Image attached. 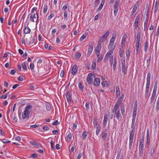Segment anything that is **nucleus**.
<instances>
[{
    "mask_svg": "<svg viewBox=\"0 0 159 159\" xmlns=\"http://www.w3.org/2000/svg\"><path fill=\"white\" fill-rule=\"evenodd\" d=\"M109 57L110 58L109 61H110V65L111 66H112V63H113V56L112 55H111V56H109Z\"/></svg>",
    "mask_w": 159,
    "mask_h": 159,
    "instance_id": "30",
    "label": "nucleus"
},
{
    "mask_svg": "<svg viewBox=\"0 0 159 159\" xmlns=\"http://www.w3.org/2000/svg\"><path fill=\"white\" fill-rule=\"evenodd\" d=\"M157 85H155V84L154 88L153 90V92L152 93L156 94V93L157 90Z\"/></svg>",
    "mask_w": 159,
    "mask_h": 159,
    "instance_id": "42",
    "label": "nucleus"
},
{
    "mask_svg": "<svg viewBox=\"0 0 159 159\" xmlns=\"http://www.w3.org/2000/svg\"><path fill=\"white\" fill-rule=\"evenodd\" d=\"M93 49V46L90 45L88 48L87 53V56L89 57L91 55Z\"/></svg>",
    "mask_w": 159,
    "mask_h": 159,
    "instance_id": "11",
    "label": "nucleus"
},
{
    "mask_svg": "<svg viewBox=\"0 0 159 159\" xmlns=\"http://www.w3.org/2000/svg\"><path fill=\"white\" fill-rule=\"evenodd\" d=\"M81 56V54L80 52L76 53L75 55V58L76 59L79 58Z\"/></svg>",
    "mask_w": 159,
    "mask_h": 159,
    "instance_id": "37",
    "label": "nucleus"
},
{
    "mask_svg": "<svg viewBox=\"0 0 159 159\" xmlns=\"http://www.w3.org/2000/svg\"><path fill=\"white\" fill-rule=\"evenodd\" d=\"M51 108V106L48 103L46 105V108L48 111H49Z\"/></svg>",
    "mask_w": 159,
    "mask_h": 159,
    "instance_id": "44",
    "label": "nucleus"
},
{
    "mask_svg": "<svg viewBox=\"0 0 159 159\" xmlns=\"http://www.w3.org/2000/svg\"><path fill=\"white\" fill-rule=\"evenodd\" d=\"M135 39L136 40V42H140V33L139 32H138L137 35L134 37Z\"/></svg>",
    "mask_w": 159,
    "mask_h": 159,
    "instance_id": "14",
    "label": "nucleus"
},
{
    "mask_svg": "<svg viewBox=\"0 0 159 159\" xmlns=\"http://www.w3.org/2000/svg\"><path fill=\"white\" fill-rule=\"evenodd\" d=\"M16 72V70H11V71L10 72H7V74H10L11 75H14Z\"/></svg>",
    "mask_w": 159,
    "mask_h": 159,
    "instance_id": "54",
    "label": "nucleus"
},
{
    "mask_svg": "<svg viewBox=\"0 0 159 159\" xmlns=\"http://www.w3.org/2000/svg\"><path fill=\"white\" fill-rule=\"evenodd\" d=\"M93 74L90 73L88 75V76L87 78V81L89 84H91L93 83Z\"/></svg>",
    "mask_w": 159,
    "mask_h": 159,
    "instance_id": "7",
    "label": "nucleus"
},
{
    "mask_svg": "<svg viewBox=\"0 0 159 159\" xmlns=\"http://www.w3.org/2000/svg\"><path fill=\"white\" fill-rule=\"evenodd\" d=\"M134 123H132L131 127L132 129L131 130L130 132V136H129V147H131L132 144L135 132V128L134 126Z\"/></svg>",
    "mask_w": 159,
    "mask_h": 159,
    "instance_id": "2",
    "label": "nucleus"
},
{
    "mask_svg": "<svg viewBox=\"0 0 159 159\" xmlns=\"http://www.w3.org/2000/svg\"><path fill=\"white\" fill-rule=\"evenodd\" d=\"M88 133L86 131L84 132L82 134V139L84 140L85 138H86Z\"/></svg>",
    "mask_w": 159,
    "mask_h": 159,
    "instance_id": "29",
    "label": "nucleus"
},
{
    "mask_svg": "<svg viewBox=\"0 0 159 159\" xmlns=\"http://www.w3.org/2000/svg\"><path fill=\"white\" fill-rule=\"evenodd\" d=\"M96 67V62L95 61H93L92 65V69H94Z\"/></svg>",
    "mask_w": 159,
    "mask_h": 159,
    "instance_id": "34",
    "label": "nucleus"
},
{
    "mask_svg": "<svg viewBox=\"0 0 159 159\" xmlns=\"http://www.w3.org/2000/svg\"><path fill=\"white\" fill-rule=\"evenodd\" d=\"M77 70H72L71 72L72 74L74 75H75L77 72Z\"/></svg>",
    "mask_w": 159,
    "mask_h": 159,
    "instance_id": "58",
    "label": "nucleus"
},
{
    "mask_svg": "<svg viewBox=\"0 0 159 159\" xmlns=\"http://www.w3.org/2000/svg\"><path fill=\"white\" fill-rule=\"evenodd\" d=\"M119 107L114 106V109L115 112L116 117L118 120H119L120 118V112Z\"/></svg>",
    "mask_w": 159,
    "mask_h": 159,
    "instance_id": "6",
    "label": "nucleus"
},
{
    "mask_svg": "<svg viewBox=\"0 0 159 159\" xmlns=\"http://www.w3.org/2000/svg\"><path fill=\"white\" fill-rule=\"evenodd\" d=\"M113 53V51L112 50H110L109 52H108L107 54H106V57H109L111 56V55L112 54V53Z\"/></svg>",
    "mask_w": 159,
    "mask_h": 159,
    "instance_id": "41",
    "label": "nucleus"
},
{
    "mask_svg": "<svg viewBox=\"0 0 159 159\" xmlns=\"http://www.w3.org/2000/svg\"><path fill=\"white\" fill-rule=\"evenodd\" d=\"M24 76L22 75H21L19 76L18 77V80L20 81H22L24 80Z\"/></svg>",
    "mask_w": 159,
    "mask_h": 159,
    "instance_id": "47",
    "label": "nucleus"
},
{
    "mask_svg": "<svg viewBox=\"0 0 159 159\" xmlns=\"http://www.w3.org/2000/svg\"><path fill=\"white\" fill-rule=\"evenodd\" d=\"M66 96L67 98V101L69 103L71 102V99L70 93L69 91H67L66 93Z\"/></svg>",
    "mask_w": 159,
    "mask_h": 159,
    "instance_id": "10",
    "label": "nucleus"
},
{
    "mask_svg": "<svg viewBox=\"0 0 159 159\" xmlns=\"http://www.w3.org/2000/svg\"><path fill=\"white\" fill-rule=\"evenodd\" d=\"M116 94L117 97L119 96L120 95V91L119 86H117L116 87Z\"/></svg>",
    "mask_w": 159,
    "mask_h": 159,
    "instance_id": "20",
    "label": "nucleus"
},
{
    "mask_svg": "<svg viewBox=\"0 0 159 159\" xmlns=\"http://www.w3.org/2000/svg\"><path fill=\"white\" fill-rule=\"evenodd\" d=\"M2 141L4 143H8L10 142V141L8 140H6L5 139H2Z\"/></svg>",
    "mask_w": 159,
    "mask_h": 159,
    "instance_id": "39",
    "label": "nucleus"
},
{
    "mask_svg": "<svg viewBox=\"0 0 159 159\" xmlns=\"http://www.w3.org/2000/svg\"><path fill=\"white\" fill-rule=\"evenodd\" d=\"M120 0H116L114 5V14L115 16H116L117 14L118 10V6L119 4Z\"/></svg>",
    "mask_w": 159,
    "mask_h": 159,
    "instance_id": "5",
    "label": "nucleus"
},
{
    "mask_svg": "<svg viewBox=\"0 0 159 159\" xmlns=\"http://www.w3.org/2000/svg\"><path fill=\"white\" fill-rule=\"evenodd\" d=\"M100 84V79L98 78H96L95 79L93 82V84L95 86H98Z\"/></svg>",
    "mask_w": 159,
    "mask_h": 159,
    "instance_id": "12",
    "label": "nucleus"
},
{
    "mask_svg": "<svg viewBox=\"0 0 159 159\" xmlns=\"http://www.w3.org/2000/svg\"><path fill=\"white\" fill-rule=\"evenodd\" d=\"M126 39L124 38H122L121 44L122 45H124L126 42Z\"/></svg>",
    "mask_w": 159,
    "mask_h": 159,
    "instance_id": "53",
    "label": "nucleus"
},
{
    "mask_svg": "<svg viewBox=\"0 0 159 159\" xmlns=\"http://www.w3.org/2000/svg\"><path fill=\"white\" fill-rule=\"evenodd\" d=\"M32 106L31 105H28L25 107L24 111L22 113V117L23 119L26 118H29L31 109Z\"/></svg>",
    "mask_w": 159,
    "mask_h": 159,
    "instance_id": "1",
    "label": "nucleus"
},
{
    "mask_svg": "<svg viewBox=\"0 0 159 159\" xmlns=\"http://www.w3.org/2000/svg\"><path fill=\"white\" fill-rule=\"evenodd\" d=\"M149 129H147V139H150Z\"/></svg>",
    "mask_w": 159,
    "mask_h": 159,
    "instance_id": "43",
    "label": "nucleus"
},
{
    "mask_svg": "<svg viewBox=\"0 0 159 159\" xmlns=\"http://www.w3.org/2000/svg\"><path fill=\"white\" fill-rule=\"evenodd\" d=\"M101 128L100 127H96V134L97 135H98L100 132Z\"/></svg>",
    "mask_w": 159,
    "mask_h": 159,
    "instance_id": "33",
    "label": "nucleus"
},
{
    "mask_svg": "<svg viewBox=\"0 0 159 159\" xmlns=\"http://www.w3.org/2000/svg\"><path fill=\"white\" fill-rule=\"evenodd\" d=\"M107 136V134L106 133V130H105V131H103L102 134V138L103 140H105L106 139Z\"/></svg>",
    "mask_w": 159,
    "mask_h": 159,
    "instance_id": "15",
    "label": "nucleus"
},
{
    "mask_svg": "<svg viewBox=\"0 0 159 159\" xmlns=\"http://www.w3.org/2000/svg\"><path fill=\"white\" fill-rule=\"evenodd\" d=\"M30 157L33 158H37L38 156L37 155L36 153H33L30 155Z\"/></svg>",
    "mask_w": 159,
    "mask_h": 159,
    "instance_id": "52",
    "label": "nucleus"
},
{
    "mask_svg": "<svg viewBox=\"0 0 159 159\" xmlns=\"http://www.w3.org/2000/svg\"><path fill=\"white\" fill-rule=\"evenodd\" d=\"M148 41L147 40L144 43V50L145 52H146L147 51L148 48Z\"/></svg>",
    "mask_w": 159,
    "mask_h": 159,
    "instance_id": "24",
    "label": "nucleus"
},
{
    "mask_svg": "<svg viewBox=\"0 0 159 159\" xmlns=\"http://www.w3.org/2000/svg\"><path fill=\"white\" fill-rule=\"evenodd\" d=\"M99 0H95V2H94V7H97L98 6V4H99Z\"/></svg>",
    "mask_w": 159,
    "mask_h": 159,
    "instance_id": "48",
    "label": "nucleus"
},
{
    "mask_svg": "<svg viewBox=\"0 0 159 159\" xmlns=\"http://www.w3.org/2000/svg\"><path fill=\"white\" fill-rule=\"evenodd\" d=\"M102 85L103 86H107L108 85V84L106 81H102Z\"/></svg>",
    "mask_w": 159,
    "mask_h": 159,
    "instance_id": "50",
    "label": "nucleus"
},
{
    "mask_svg": "<svg viewBox=\"0 0 159 159\" xmlns=\"http://www.w3.org/2000/svg\"><path fill=\"white\" fill-rule=\"evenodd\" d=\"M156 94H154V93H152V97H151V102H150L151 103H152V102L154 101V98H155V97L156 96Z\"/></svg>",
    "mask_w": 159,
    "mask_h": 159,
    "instance_id": "32",
    "label": "nucleus"
},
{
    "mask_svg": "<svg viewBox=\"0 0 159 159\" xmlns=\"http://www.w3.org/2000/svg\"><path fill=\"white\" fill-rule=\"evenodd\" d=\"M148 20V16L147 18L146 19L144 23V30H145L147 28V26Z\"/></svg>",
    "mask_w": 159,
    "mask_h": 159,
    "instance_id": "22",
    "label": "nucleus"
},
{
    "mask_svg": "<svg viewBox=\"0 0 159 159\" xmlns=\"http://www.w3.org/2000/svg\"><path fill=\"white\" fill-rule=\"evenodd\" d=\"M156 147L155 145H153L151 148V155L152 157L153 156L154 153L156 151Z\"/></svg>",
    "mask_w": 159,
    "mask_h": 159,
    "instance_id": "16",
    "label": "nucleus"
},
{
    "mask_svg": "<svg viewBox=\"0 0 159 159\" xmlns=\"http://www.w3.org/2000/svg\"><path fill=\"white\" fill-rule=\"evenodd\" d=\"M121 112L122 114V115H123V116H124V113H125V109L123 108H121Z\"/></svg>",
    "mask_w": 159,
    "mask_h": 159,
    "instance_id": "57",
    "label": "nucleus"
},
{
    "mask_svg": "<svg viewBox=\"0 0 159 159\" xmlns=\"http://www.w3.org/2000/svg\"><path fill=\"white\" fill-rule=\"evenodd\" d=\"M48 9V6L47 4H45L43 7V12L44 14H45Z\"/></svg>",
    "mask_w": 159,
    "mask_h": 159,
    "instance_id": "28",
    "label": "nucleus"
},
{
    "mask_svg": "<svg viewBox=\"0 0 159 159\" xmlns=\"http://www.w3.org/2000/svg\"><path fill=\"white\" fill-rule=\"evenodd\" d=\"M82 156V154L81 153H80L77 157V159H80Z\"/></svg>",
    "mask_w": 159,
    "mask_h": 159,
    "instance_id": "64",
    "label": "nucleus"
},
{
    "mask_svg": "<svg viewBox=\"0 0 159 159\" xmlns=\"http://www.w3.org/2000/svg\"><path fill=\"white\" fill-rule=\"evenodd\" d=\"M150 77H151V73H148L147 75V83L150 82Z\"/></svg>",
    "mask_w": 159,
    "mask_h": 159,
    "instance_id": "25",
    "label": "nucleus"
},
{
    "mask_svg": "<svg viewBox=\"0 0 159 159\" xmlns=\"http://www.w3.org/2000/svg\"><path fill=\"white\" fill-rule=\"evenodd\" d=\"M103 59V56L101 55H100V57H98V60H97V62H100Z\"/></svg>",
    "mask_w": 159,
    "mask_h": 159,
    "instance_id": "45",
    "label": "nucleus"
},
{
    "mask_svg": "<svg viewBox=\"0 0 159 159\" xmlns=\"http://www.w3.org/2000/svg\"><path fill=\"white\" fill-rule=\"evenodd\" d=\"M143 141H140L139 145V149H143Z\"/></svg>",
    "mask_w": 159,
    "mask_h": 159,
    "instance_id": "36",
    "label": "nucleus"
},
{
    "mask_svg": "<svg viewBox=\"0 0 159 159\" xmlns=\"http://www.w3.org/2000/svg\"><path fill=\"white\" fill-rule=\"evenodd\" d=\"M108 120V115L105 114L104 115V118L103 120V127L105 128L106 126L107 122Z\"/></svg>",
    "mask_w": 159,
    "mask_h": 159,
    "instance_id": "9",
    "label": "nucleus"
},
{
    "mask_svg": "<svg viewBox=\"0 0 159 159\" xmlns=\"http://www.w3.org/2000/svg\"><path fill=\"white\" fill-rule=\"evenodd\" d=\"M103 7V5H102V4H100L97 10V12L99 11H100L102 8Z\"/></svg>",
    "mask_w": 159,
    "mask_h": 159,
    "instance_id": "49",
    "label": "nucleus"
},
{
    "mask_svg": "<svg viewBox=\"0 0 159 159\" xmlns=\"http://www.w3.org/2000/svg\"><path fill=\"white\" fill-rule=\"evenodd\" d=\"M110 33V32L108 31L104 34L103 36H102L99 40V43H101L105 41L107 39V37L109 35Z\"/></svg>",
    "mask_w": 159,
    "mask_h": 159,
    "instance_id": "3",
    "label": "nucleus"
},
{
    "mask_svg": "<svg viewBox=\"0 0 159 159\" xmlns=\"http://www.w3.org/2000/svg\"><path fill=\"white\" fill-rule=\"evenodd\" d=\"M72 138V135L71 133L68 134L67 136V138L68 139H70Z\"/></svg>",
    "mask_w": 159,
    "mask_h": 159,
    "instance_id": "63",
    "label": "nucleus"
},
{
    "mask_svg": "<svg viewBox=\"0 0 159 159\" xmlns=\"http://www.w3.org/2000/svg\"><path fill=\"white\" fill-rule=\"evenodd\" d=\"M115 39L114 38V37H112L110 40L109 45H108V48L109 49L111 48H112V46L114 44V42L115 40Z\"/></svg>",
    "mask_w": 159,
    "mask_h": 159,
    "instance_id": "13",
    "label": "nucleus"
},
{
    "mask_svg": "<svg viewBox=\"0 0 159 159\" xmlns=\"http://www.w3.org/2000/svg\"><path fill=\"white\" fill-rule=\"evenodd\" d=\"M143 149H139V156L141 157L142 156L143 153Z\"/></svg>",
    "mask_w": 159,
    "mask_h": 159,
    "instance_id": "40",
    "label": "nucleus"
},
{
    "mask_svg": "<svg viewBox=\"0 0 159 159\" xmlns=\"http://www.w3.org/2000/svg\"><path fill=\"white\" fill-rule=\"evenodd\" d=\"M140 17V14H139L136 16L135 20V22L136 23H139Z\"/></svg>",
    "mask_w": 159,
    "mask_h": 159,
    "instance_id": "27",
    "label": "nucleus"
},
{
    "mask_svg": "<svg viewBox=\"0 0 159 159\" xmlns=\"http://www.w3.org/2000/svg\"><path fill=\"white\" fill-rule=\"evenodd\" d=\"M124 94H122L121 95L120 97L117 101L116 103L115 106L117 107L118 106L119 107V106L121 104L124 98Z\"/></svg>",
    "mask_w": 159,
    "mask_h": 159,
    "instance_id": "8",
    "label": "nucleus"
},
{
    "mask_svg": "<svg viewBox=\"0 0 159 159\" xmlns=\"http://www.w3.org/2000/svg\"><path fill=\"white\" fill-rule=\"evenodd\" d=\"M30 89L32 91H34L35 87L32 85H30Z\"/></svg>",
    "mask_w": 159,
    "mask_h": 159,
    "instance_id": "60",
    "label": "nucleus"
},
{
    "mask_svg": "<svg viewBox=\"0 0 159 159\" xmlns=\"http://www.w3.org/2000/svg\"><path fill=\"white\" fill-rule=\"evenodd\" d=\"M150 84V83H146V89H145V95L147 96L148 95V94Z\"/></svg>",
    "mask_w": 159,
    "mask_h": 159,
    "instance_id": "18",
    "label": "nucleus"
},
{
    "mask_svg": "<svg viewBox=\"0 0 159 159\" xmlns=\"http://www.w3.org/2000/svg\"><path fill=\"white\" fill-rule=\"evenodd\" d=\"M58 124V120H56L54 122H53L52 124L53 125H57Z\"/></svg>",
    "mask_w": 159,
    "mask_h": 159,
    "instance_id": "61",
    "label": "nucleus"
},
{
    "mask_svg": "<svg viewBox=\"0 0 159 159\" xmlns=\"http://www.w3.org/2000/svg\"><path fill=\"white\" fill-rule=\"evenodd\" d=\"M21 66L24 70H27L26 64L25 62H23L21 64Z\"/></svg>",
    "mask_w": 159,
    "mask_h": 159,
    "instance_id": "31",
    "label": "nucleus"
},
{
    "mask_svg": "<svg viewBox=\"0 0 159 159\" xmlns=\"http://www.w3.org/2000/svg\"><path fill=\"white\" fill-rule=\"evenodd\" d=\"M30 28L28 26H26L24 29V33L25 34H29L30 33Z\"/></svg>",
    "mask_w": 159,
    "mask_h": 159,
    "instance_id": "19",
    "label": "nucleus"
},
{
    "mask_svg": "<svg viewBox=\"0 0 159 159\" xmlns=\"http://www.w3.org/2000/svg\"><path fill=\"white\" fill-rule=\"evenodd\" d=\"M48 70H40V71H39V70H38V73L39 75H44L46 74V71Z\"/></svg>",
    "mask_w": 159,
    "mask_h": 159,
    "instance_id": "21",
    "label": "nucleus"
},
{
    "mask_svg": "<svg viewBox=\"0 0 159 159\" xmlns=\"http://www.w3.org/2000/svg\"><path fill=\"white\" fill-rule=\"evenodd\" d=\"M130 52L129 51H128L127 52H126V55L127 58H129V57L130 56Z\"/></svg>",
    "mask_w": 159,
    "mask_h": 159,
    "instance_id": "62",
    "label": "nucleus"
},
{
    "mask_svg": "<svg viewBox=\"0 0 159 159\" xmlns=\"http://www.w3.org/2000/svg\"><path fill=\"white\" fill-rule=\"evenodd\" d=\"M78 86L80 89H81L82 90L83 89V87L82 84H81V83H79Z\"/></svg>",
    "mask_w": 159,
    "mask_h": 159,
    "instance_id": "59",
    "label": "nucleus"
},
{
    "mask_svg": "<svg viewBox=\"0 0 159 159\" xmlns=\"http://www.w3.org/2000/svg\"><path fill=\"white\" fill-rule=\"evenodd\" d=\"M101 48V43H99L95 49V52H100Z\"/></svg>",
    "mask_w": 159,
    "mask_h": 159,
    "instance_id": "17",
    "label": "nucleus"
},
{
    "mask_svg": "<svg viewBox=\"0 0 159 159\" xmlns=\"http://www.w3.org/2000/svg\"><path fill=\"white\" fill-rule=\"evenodd\" d=\"M87 35L86 34H84L83 35L80 39V41H82L86 37Z\"/></svg>",
    "mask_w": 159,
    "mask_h": 159,
    "instance_id": "38",
    "label": "nucleus"
},
{
    "mask_svg": "<svg viewBox=\"0 0 159 159\" xmlns=\"http://www.w3.org/2000/svg\"><path fill=\"white\" fill-rule=\"evenodd\" d=\"M8 96V94H6L5 95H3L0 97V99H6Z\"/></svg>",
    "mask_w": 159,
    "mask_h": 159,
    "instance_id": "51",
    "label": "nucleus"
},
{
    "mask_svg": "<svg viewBox=\"0 0 159 159\" xmlns=\"http://www.w3.org/2000/svg\"><path fill=\"white\" fill-rule=\"evenodd\" d=\"M54 16L53 14H51L48 17V20H50Z\"/></svg>",
    "mask_w": 159,
    "mask_h": 159,
    "instance_id": "56",
    "label": "nucleus"
},
{
    "mask_svg": "<svg viewBox=\"0 0 159 159\" xmlns=\"http://www.w3.org/2000/svg\"><path fill=\"white\" fill-rule=\"evenodd\" d=\"M137 9V6L136 4L134 5V7L133 9L132 12L135 13Z\"/></svg>",
    "mask_w": 159,
    "mask_h": 159,
    "instance_id": "46",
    "label": "nucleus"
},
{
    "mask_svg": "<svg viewBox=\"0 0 159 159\" xmlns=\"http://www.w3.org/2000/svg\"><path fill=\"white\" fill-rule=\"evenodd\" d=\"M122 70H124L125 68V60L123 61H122Z\"/></svg>",
    "mask_w": 159,
    "mask_h": 159,
    "instance_id": "35",
    "label": "nucleus"
},
{
    "mask_svg": "<svg viewBox=\"0 0 159 159\" xmlns=\"http://www.w3.org/2000/svg\"><path fill=\"white\" fill-rule=\"evenodd\" d=\"M93 124L94 127H99L98 125V122L97 120L96 119H94L93 120Z\"/></svg>",
    "mask_w": 159,
    "mask_h": 159,
    "instance_id": "23",
    "label": "nucleus"
},
{
    "mask_svg": "<svg viewBox=\"0 0 159 159\" xmlns=\"http://www.w3.org/2000/svg\"><path fill=\"white\" fill-rule=\"evenodd\" d=\"M124 51L120 49V57H122L123 56V54Z\"/></svg>",
    "mask_w": 159,
    "mask_h": 159,
    "instance_id": "55",
    "label": "nucleus"
},
{
    "mask_svg": "<svg viewBox=\"0 0 159 159\" xmlns=\"http://www.w3.org/2000/svg\"><path fill=\"white\" fill-rule=\"evenodd\" d=\"M30 16V20L33 22H37L38 19V14H34L33 15L32 14H30L28 16Z\"/></svg>",
    "mask_w": 159,
    "mask_h": 159,
    "instance_id": "4",
    "label": "nucleus"
},
{
    "mask_svg": "<svg viewBox=\"0 0 159 159\" xmlns=\"http://www.w3.org/2000/svg\"><path fill=\"white\" fill-rule=\"evenodd\" d=\"M117 60L116 58H115L114 59V62H113L112 64L113 65V69H115L116 68V65L117 64Z\"/></svg>",
    "mask_w": 159,
    "mask_h": 159,
    "instance_id": "26",
    "label": "nucleus"
}]
</instances>
